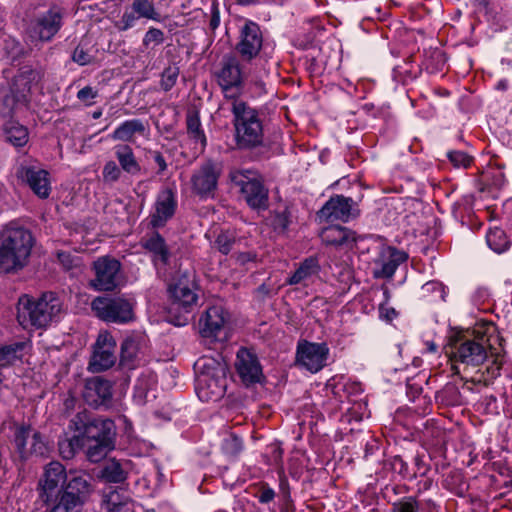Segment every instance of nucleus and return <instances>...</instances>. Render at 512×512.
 Masks as SVG:
<instances>
[{"mask_svg": "<svg viewBox=\"0 0 512 512\" xmlns=\"http://www.w3.org/2000/svg\"><path fill=\"white\" fill-rule=\"evenodd\" d=\"M35 238L31 230L10 222L0 232V274L22 270L29 263Z\"/></svg>", "mask_w": 512, "mask_h": 512, "instance_id": "obj_1", "label": "nucleus"}, {"mask_svg": "<svg viewBox=\"0 0 512 512\" xmlns=\"http://www.w3.org/2000/svg\"><path fill=\"white\" fill-rule=\"evenodd\" d=\"M168 295L167 321L175 326H185L198 301L194 273L177 272L168 286Z\"/></svg>", "mask_w": 512, "mask_h": 512, "instance_id": "obj_2", "label": "nucleus"}, {"mask_svg": "<svg viewBox=\"0 0 512 512\" xmlns=\"http://www.w3.org/2000/svg\"><path fill=\"white\" fill-rule=\"evenodd\" d=\"M62 311V302L54 292H44L38 298L22 296L18 302L17 319L24 328H46L57 321Z\"/></svg>", "mask_w": 512, "mask_h": 512, "instance_id": "obj_3", "label": "nucleus"}, {"mask_svg": "<svg viewBox=\"0 0 512 512\" xmlns=\"http://www.w3.org/2000/svg\"><path fill=\"white\" fill-rule=\"evenodd\" d=\"M235 139L243 149L254 148L262 144L263 126L258 111L241 99L231 102Z\"/></svg>", "mask_w": 512, "mask_h": 512, "instance_id": "obj_4", "label": "nucleus"}, {"mask_svg": "<svg viewBox=\"0 0 512 512\" xmlns=\"http://www.w3.org/2000/svg\"><path fill=\"white\" fill-rule=\"evenodd\" d=\"M92 490V479L87 473H71L62 493L53 499L49 512H82Z\"/></svg>", "mask_w": 512, "mask_h": 512, "instance_id": "obj_5", "label": "nucleus"}, {"mask_svg": "<svg viewBox=\"0 0 512 512\" xmlns=\"http://www.w3.org/2000/svg\"><path fill=\"white\" fill-rule=\"evenodd\" d=\"M69 427L78 432L81 442L115 441L114 422L108 418L92 417L85 410L70 420Z\"/></svg>", "mask_w": 512, "mask_h": 512, "instance_id": "obj_6", "label": "nucleus"}, {"mask_svg": "<svg viewBox=\"0 0 512 512\" xmlns=\"http://www.w3.org/2000/svg\"><path fill=\"white\" fill-rule=\"evenodd\" d=\"M229 177L231 182L240 188L243 199L251 209H267L268 189L255 171L235 170L230 172Z\"/></svg>", "mask_w": 512, "mask_h": 512, "instance_id": "obj_7", "label": "nucleus"}, {"mask_svg": "<svg viewBox=\"0 0 512 512\" xmlns=\"http://www.w3.org/2000/svg\"><path fill=\"white\" fill-rule=\"evenodd\" d=\"M91 308L99 319L108 323L128 324L135 320L134 302L123 296H98Z\"/></svg>", "mask_w": 512, "mask_h": 512, "instance_id": "obj_8", "label": "nucleus"}, {"mask_svg": "<svg viewBox=\"0 0 512 512\" xmlns=\"http://www.w3.org/2000/svg\"><path fill=\"white\" fill-rule=\"evenodd\" d=\"M73 472L77 471L70 470L68 472L59 461H51L46 464L37 485L39 499L45 505H50L53 499L62 493V489L69 482L70 475Z\"/></svg>", "mask_w": 512, "mask_h": 512, "instance_id": "obj_9", "label": "nucleus"}, {"mask_svg": "<svg viewBox=\"0 0 512 512\" xmlns=\"http://www.w3.org/2000/svg\"><path fill=\"white\" fill-rule=\"evenodd\" d=\"M215 77L225 98L231 102L234 99H239L238 96L243 86L244 72L236 56H224L220 62L219 69L215 72Z\"/></svg>", "mask_w": 512, "mask_h": 512, "instance_id": "obj_10", "label": "nucleus"}, {"mask_svg": "<svg viewBox=\"0 0 512 512\" xmlns=\"http://www.w3.org/2000/svg\"><path fill=\"white\" fill-rule=\"evenodd\" d=\"M63 25V12L58 7L39 13L27 24L26 33L32 42H48L58 33Z\"/></svg>", "mask_w": 512, "mask_h": 512, "instance_id": "obj_11", "label": "nucleus"}, {"mask_svg": "<svg viewBox=\"0 0 512 512\" xmlns=\"http://www.w3.org/2000/svg\"><path fill=\"white\" fill-rule=\"evenodd\" d=\"M454 363L467 366H479L487 359V351L482 342L475 339H456L450 344L448 352ZM455 373H459L458 366H452Z\"/></svg>", "mask_w": 512, "mask_h": 512, "instance_id": "obj_12", "label": "nucleus"}, {"mask_svg": "<svg viewBox=\"0 0 512 512\" xmlns=\"http://www.w3.org/2000/svg\"><path fill=\"white\" fill-rule=\"evenodd\" d=\"M94 278L89 285L96 291H112L119 284L121 263L111 256H101L92 265Z\"/></svg>", "mask_w": 512, "mask_h": 512, "instance_id": "obj_13", "label": "nucleus"}, {"mask_svg": "<svg viewBox=\"0 0 512 512\" xmlns=\"http://www.w3.org/2000/svg\"><path fill=\"white\" fill-rule=\"evenodd\" d=\"M221 174L219 165L208 160L195 169L190 178L192 192L201 199L214 196Z\"/></svg>", "mask_w": 512, "mask_h": 512, "instance_id": "obj_14", "label": "nucleus"}, {"mask_svg": "<svg viewBox=\"0 0 512 512\" xmlns=\"http://www.w3.org/2000/svg\"><path fill=\"white\" fill-rule=\"evenodd\" d=\"M116 341L108 332L99 333L93 345L88 369L93 373L102 372L111 368L116 363Z\"/></svg>", "mask_w": 512, "mask_h": 512, "instance_id": "obj_15", "label": "nucleus"}, {"mask_svg": "<svg viewBox=\"0 0 512 512\" xmlns=\"http://www.w3.org/2000/svg\"><path fill=\"white\" fill-rule=\"evenodd\" d=\"M17 178L41 199H47L51 193L50 173L38 165L22 163L16 171Z\"/></svg>", "mask_w": 512, "mask_h": 512, "instance_id": "obj_16", "label": "nucleus"}, {"mask_svg": "<svg viewBox=\"0 0 512 512\" xmlns=\"http://www.w3.org/2000/svg\"><path fill=\"white\" fill-rule=\"evenodd\" d=\"M320 221L348 222L359 215L356 203L350 197L335 195L331 197L317 213Z\"/></svg>", "mask_w": 512, "mask_h": 512, "instance_id": "obj_17", "label": "nucleus"}, {"mask_svg": "<svg viewBox=\"0 0 512 512\" xmlns=\"http://www.w3.org/2000/svg\"><path fill=\"white\" fill-rule=\"evenodd\" d=\"M329 347L326 343L299 342L297 345V364L311 373H317L326 366Z\"/></svg>", "mask_w": 512, "mask_h": 512, "instance_id": "obj_18", "label": "nucleus"}, {"mask_svg": "<svg viewBox=\"0 0 512 512\" xmlns=\"http://www.w3.org/2000/svg\"><path fill=\"white\" fill-rule=\"evenodd\" d=\"M408 255L395 247H384L373 261L372 275L375 279H390L398 266L405 262Z\"/></svg>", "mask_w": 512, "mask_h": 512, "instance_id": "obj_19", "label": "nucleus"}, {"mask_svg": "<svg viewBox=\"0 0 512 512\" xmlns=\"http://www.w3.org/2000/svg\"><path fill=\"white\" fill-rule=\"evenodd\" d=\"M263 36L258 24L247 21L240 30V40L236 45V51L247 61L258 55L262 48Z\"/></svg>", "mask_w": 512, "mask_h": 512, "instance_id": "obj_20", "label": "nucleus"}, {"mask_svg": "<svg viewBox=\"0 0 512 512\" xmlns=\"http://www.w3.org/2000/svg\"><path fill=\"white\" fill-rule=\"evenodd\" d=\"M83 399L94 408L108 407L112 399V384L99 376L89 378L85 382Z\"/></svg>", "mask_w": 512, "mask_h": 512, "instance_id": "obj_21", "label": "nucleus"}, {"mask_svg": "<svg viewBox=\"0 0 512 512\" xmlns=\"http://www.w3.org/2000/svg\"><path fill=\"white\" fill-rule=\"evenodd\" d=\"M235 368L241 381L246 385L259 383L263 378L261 365L247 348H240L236 354Z\"/></svg>", "mask_w": 512, "mask_h": 512, "instance_id": "obj_22", "label": "nucleus"}, {"mask_svg": "<svg viewBox=\"0 0 512 512\" xmlns=\"http://www.w3.org/2000/svg\"><path fill=\"white\" fill-rule=\"evenodd\" d=\"M177 200L174 191L170 188L161 190L154 204V212L150 215V226L153 229L162 228L174 216Z\"/></svg>", "mask_w": 512, "mask_h": 512, "instance_id": "obj_23", "label": "nucleus"}, {"mask_svg": "<svg viewBox=\"0 0 512 512\" xmlns=\"http://www.w3.org/2000/svg\"><path fill=\"white\" fill-rule=\"evenodd\" d=\"M146 349V337L133 334L124 339L120 350V365L123 368L134 369L140 362Z\"/></svg>", "mask_w": 512, "mask_h": 512, "instance_id": "obj_24", "label": "nucleus"}, {"mask_svg": "<svg viewBox=\"0 0 512 512\" xmlns=\"http://www.w3.org/2000/svg\"><path fill=\"white\" fill-rule=\"evenodd\" d=\"M227 315L222 306H211L199 320L200 331L203 337L218 338L224 330Z\"/></svg>", "mask_w": 512, "mask_h": 512, "instance_id": "obj_25", "label": "nucleus"}, {"mask_svg": "<svg viewBox=\"0 0 512 512\" xmlns=\"http://www.w3.org/2000/svg\"><path fill=\"white\" fill-rule=\"evenodd\" d=\"M141 247L151 255L154 264L166 265L170 258V250L163 236L156 232L147 233L140 241Z\"/></svg>", "mask_w": 512, "mask_h": 512, "instance_id": "obj_26", "label": "nucleus"}, {"mask_svg": "<svg viewBox=\"0 0 512 512\" xmlns=\"http://www.w3.org/2000/svg\"><path fill=\"white\" fill-rule=\"evenodd\" d=\"M42 79V72L31 66L21 67L13 78L11 89L27 100L33 87L37 86Z\"/></svg>", "mask_w": 512, "mask_h": 512, "instance_id": "obj_27", "label": "nucleus"}, {"mask_svg": "<svg viewBox=\"0 0 512 512\" xmlns=\"http://www.w3.org/2000/svg\"><path fill=\"white\" fill-rule=\"evenodd\" d=\"M102 506L105 512H135L133 501L125 489L109 488L105 490Z\"/></svg>", "mask_w": 512, "mask_h": 512, "instance_id": "obj_28", "label": "nucleus"}, {"mask_svg": "<svg viewBox=\"0 0 512 512\" xmlns=\"http://www.w3.org/2000/svg\"><path fill=\"white\" fill-rule=\"evenodd\" d=\"M186 129L188 137L193 144L194 154L198 155L203 153L207 145V139L201 125L198 111L189 110L187 112Z\"/></svg>", "mask_w": 512, "mask_h": 512, "instance_id": "obj_29", "label": "nucleus"}, {"mask_svg": "<svg viewBox=\"0 0 512 512\" xmlns=\"http://www.w3.org/2000/svg\"><path fill=\"white\" fill-rule=\"evenodd\" d=\"M149 132L148 124L141 119H130L122 122L110 135L114 141L134 142L136 135L145 136Z\"/></svg>", "mask_w": 512, "mask_h": 512, "instance_id": "obj_30", "label": "nucleus"}, {"mask_svg": "<svg viewBox=\"0 0 512 512\" xmlns=\"http://www.w3.org/2000/svg\"><path fill=\"white\" fill-rule=\"evenodd\" d=\"M320 238L324 244L335 247H348L356 241L353 231L339 225L324 228L320 233Z\"/></svg>", "mask_w": 512, "mask_h": 512, "instance_id": "obj_31", "label": "nucleus"}, {"mask_svg": "<svg viewBox=\"0 0 512 512\" xmlns=\"http://www.w3.org/2000/svg\"><path fill=\"white\" fill-rule=\"evenodd\" d=\"M128 460L108 459L102 466L100 478L110 483H122L127 479L129 470Z\"/></svg>", "mask_w": 512, "mask_h": 512, "instance_id": "obj_32", "label": "nucleus"}, {"mask_svg": "<svg viewBox=\"0 0 512 512\" xmlns=\"http://www.w3.org/2000/svg\"><path fill=\"white\" fill-rule=\"evenodd\" d=\"M114 149L121 169L130 175H138L141 171V166L135 157L133 149L127 144L116 145Z\"/></svg>", "mask_w": 512, "mask_h": 512, "instance_id": "obj_33", "label": "nucleus"}, {"mask_svg": "<svg viewBox=\"0 0 512 512\" xmlns=\"http://www.w3.org/2000/svg\"><path fill=\"white\" fill-rule=\"evenodd\" d=\"M3 133L5 140L15 147H23L29 139L27 128L13 119L7 120L4 123Z\"/></svg>", "mask_w": 512, "mask_h": 512, "instance_id": "obj_34", "label": "nucleus"}, {"mask_svg": "<svg viewBox=\"0 0 512 512\" xmlns=\"http://www.w3.org/2000/svg\"><path fill=\"white\" fill-rule=\"evenodd\" d=\"M267 224L278 234H285L292 222V214L287 206L271 211L266 218Z\"/></svg>", "mask_w": 512, "mask_h": 512, "instance_id": "obj_35", "label": "nucleus"}, {"mask_svg": "<svg viewBox=\"0 0 512 512\" xmlns=\"http://www.w3.org/2000/svg\"><path fill=\"white\" fill-rule=\"evenodd\" d=\"M26 102L25 98H22L21 95L13 92L10 88L9 91L0 97V116L4 119H12L19 106L24 105Z\"/></svg>", "mask_w": 512, "mask_h": 512, "instance_id": "obj_36", "label": "nucleus"}, {"mask_svg": "<svg viewBox=\"0 0 512 512\" xmlns=\"http://www.w3.org/2000/svg\"><path fill=\"white\" fill-rule=\"evenodd\" d=\"M320 270V265L317 257H308L303 262H301L298 269L293 273V275L289 278L288 283L291 285H296L301 283L302 281L310 278L311 276L317 274Z\"/></svg>", "mask_w": 512, "mask_h": 512, "instance_id": "obj_37", "label": "nucleus"}, {"mask_svg": "<svg viewBox=\"0 0 512 512\" xmlns=\"http://www.w3.org/2000/svg\"><path fill=\"white\" fill-rule=\"evenodd\" d=\"M86 447V456L90 462L97 463L115 448V441L82 442Z\"/></svg>", "mask_w": 512, "mask_h": 512, "instance_id": "obj_38", "label": "nucleus"}, {"mask_svg": "<svg viewBox=\"0 0 512 512\" xmlns=\"http://www.w3.org/2000/svg\"><path fill=\"white\" fill-rule=\"evenodd\" d=\"M132 10L139 18H145L156 22H161V14L156 10L151 0H133Z\"/></svg>", "mask_w": 512, "mask_h": 512, "instance_id": "obj_39", "label": "nucleus"}, {"mask_svg": "<svg viewBox=\"0 0 512 512\" xmlns=\"http://www.w3.org/2000/svg\"><path fill=\"white\" fill-rule=\"evenodd\" d=\"M32 434V429L26 426L17 428L15 432L14 443L21 458H27L29 455V446Z\"/></svg>", "mask_w": 512, "mask_h": 512, "instance_id": "obj_40", "label": "nucleus"}, {"mask_svg": "<svg viewBox=\"0 0 512 512\" xmlns=\"http://www.w3.org/2000/svg\"><path fill=\"white\" fill-rule=\"evenodd\" d=\"M421 297L430 301H445L447 295L444 285L438 281L425 283L420 290Z\"/></svg>", "mask_w": 512, "mask_h": 512, "instance_id": "obj_41", "label": "nucleus"}, {"mask_svg": "<svg viewBox=\"0 0 512 512\" xmlns=\"http://www.w3.org/2000/svg\"><path fill=\"white\" fill-rule=\"evenodd\" d=\"M221 449L228 457L236 458L243 450V441L235 433H228L222 440Z\"/></svg>", "mask_w": 512, "mask_h": 512, "instance_id": "obj_42", "label": "nucleus"}, {"mask_svg": "<svg viewBox=\"0 0 512 512\" xmlns=\"http://www.w3.org/2000/svg\"><path fill=\"white\" fill-rule=\"evenodd\" d=\"M209 377L210 373L207 371L203 372L199 378L198 396L200 399L206 401L209 399V397L204 391V385L207 386V388H211V394L216 397H220L223 394V385H218L217 380L210 379Z\"/></svg>", "mask_w": 512, "mask_h": 512, "instance_id": "obj_43", "label": "nucleus"}, {"mask_svg": "<svg viewBox=\"0 0 512 512\" xmlns=\"http://www.w3.org/2000/svg\"><path fill=\"white\" fill-rule=\"evenodd\" d=\"M486 241L489 247L497 253H502L506 251L509 246L504 231L498 228L490 230L487 233Z\"/></svg>", "mask_w": 512, "mask_h": 512, "instance_id": "obj_44", "label": "nucleus"}, {"mask_svg": "<svg viewBox=\"0 0 512 512\" xmlns=\"http://www.w3.org/2000/svg\"><path fill=\"white\" fill-rule=\"evenodd\" d=\"M24 348L23 343H14L10 345H0V367L12 364L18 359V353Z\"/></svg>", "mask_w": 512, "mask_h": 512, "instance_id": "obj_45", "label": "nucleus"}, {"mask_svg": "<svg viewBox=\"0 0 512 512\" xmlns=\"http://www.w3.org/2000/svg\"><path fill=\"white\" fill-rule=\"evenodd\" d=\"M391 512H420V504L416 497H403L392 504Z\"/></svg>", "mask_w": 512, "mask_h": 512, "instance_id": "obj_46", "label": "nucleus"}, {"mask_svg": "<svg viewBox=\"0 0 512 512\" xmlns=\"http://www.w3.org/2000/svg\"><path fill=\"white\" fill-rule=\"evenodd\" d=\"M235 244V237L228 231L221 232L218 234L214 241L213 247L216 248L220 253L227 255Z\"/></svg>", "mask_w": 512, "mask_h": 512, "instance_id": "obj_47", "label": "nucleus"}, {"mask_svg": "<svg viewBox=\"0 0 512 512\" xmlns=\"http://www.w3.org/2000/svg\"><path fill=\"white\" fill-rule=\"evenodd\" d=\"M449 161L455 168H468L473 161V158L463 151L453 150L447 153Z\"/></svg>", "mask_w": 512, "mask_h": 512, "instance_id": "obj_48", "label": "nucleus"}, {"mask_svg": "<svg viewBox=\"0 0 512 512\" xmlns=\"http://www.w3.org/2000/svg\"><path fill=\"white\" fill-rule=\"evenodd\" d=\"M164 40V32L161 29L150 27L143 37L142 45L148 49L152 45L162 44Z\"/></svg>", "mask_w": 512, "mask_h": 512, "instance_id": "obj_49", "label": "nucleus"}, {"mask_svg": "<svg viewBox=\"0 0 512 512\" xmlns=\"http://www.w3.org/2000/svg\"><path fill=\"white\" fill-rule=\"evenodd\" d=\"M179 76L178 67H167L161 77V87L164 91H170L177 82Z\"/></svg>", "mask_w": 512, "mask_h": 512, "instance_id": "obj_50", "label": "nucleus"}, {"mask_svg": "<svg viewBox=\"0 0 512 512\" xmlns=\"http://www.w3.org/2000/svg\"><path fill=\"white\" fill-rule=\"evenodd\" d=\"M121 167L118 166L114 161H108L105 163L102 171L103 180L105 183H114L121 177Z\"/></svg>", "mask_w": 512, "mask_h": 512, "instance_id": "obj_51", "label": "nucleus"}, {"mask_svg": "<svg viewBox=\"0 0 512 512\" xmlns=\"http://www.w3.org/2000/svg\"><path fill=\"white\" fill-rule=\"evenodd\" d=\"M80 445H82L81 439L78 435H75L69 440L60 442L59 450L64 458L70 459L75 454V448L79 447Z\"/></svg>", "mask_w": 512, "mask_h": 512, "instance_id": "obj_52", "label": "nucleus"}, {"mask_svg": "<svg viewBox=\"0 0 512 512\" xmlns=\"http://www.w3.org/2000/svg\"><path fill=\"white\" fill-rule=\"evenodd\" d=\"M138 19V15L133 10L131 12L125 11L115 26L121 32L127 31L135 26Z\"/></svg>", "mask_w": 512, "mask_h": 512, "instance_id": "obj_53", "label": "nucleus"}, {"mask_svg": "<svg viewBox=\"0 0 512 512\" xmlns=\"http://www.w3.org/2000/svg\"><path fill=\"white\" fill-rule=\"evenodd\" d=\"M57 258L66 270H71L80 264V258L72 255L70 252L59 251L57 252Z\"/></svg>", "mask_w": 512, "mask_h": 512, "instance_id": "obj_54", "label": "nucleus"}, {"mask_svg": "<svg viewBox=\"0 0 512 512\" xmlns=\"http://www.w3.org/2000/svg\"><path fill=\"white\" fill-rule=\"evenodd\" d=\"M46 452V445L41 437V434L38 432H33L30 446H29V455H43Z\"/></svg>", "mask_w": 512, "mask_h": 512, "instance_id": "obj_55", "label": "nucleus"}, {"mask_svg": "<svg viewBox=\"0 0 512 512\" xmlns=\"http://www.w3.org/2000/svg\"><path fill=\"white\" fill-rule=\"evenodd\" d=\"M72 59L77 64L84 66L90 64L94 57L86 52L82 47L78 46L73 52Z\"/></svg>", "mask_w": 512, "mask_h": 512, "instance_id": "obj_56", "label": "nucleus"}, {"mask_svg": "<svg viewBox=\"0 0 512 512\" xmlns=\"http://www.w3.org/2000/svg\"><path fill=\"white\" fill-rule=\"evenodd\" d=\"M97 91L93 89L91 86H85L82 89H80L77 93V98L81 101L86 103L87 105L92 104V100L96 98Z\"/></svg>", "mask_w": 512, "mask_h": 512, "instance_id": "obj_57", "label": "nucleus"}, {"mask_svg": "<svg viewBox=\"0 0 512 512\" xmlns=\"http://www.w3.org/2000/svg\"><path fill=\"white\" fill-rule=\"evenodd\" d=\"M211 17L209 21V27L212 31L216 30L220 25V12L219 6L216 1H213L210 9Z\"/></svg>", "mask_w": 512, "mask_h": 512, "instance_id": "obj_58", "label": "nucleus"}, {"mask_svg": "<svg viewBox=\"0 0 512 512\" xmlns=\"http://www.w3.org/2000/svg\"><path fill=\"white\" fill-rule=\"evenodd\" d=\"M274 497V490L269 486H263L258 499L260 503H269L274 499Z\"/></svg>", "mask_w": 512, "mask_h": 512, "instance_id": "obj_59", "label": "nucleus"}, {"mask_svg": "<svg viewBox=\"0 0 512 512\" xmlns=\"http://www.w3.org/2000/svg\"><path fill=\"white\" fill-rule=\"evenodd\" d=\"M153 160L158 166L157 174H163L167 169V163L163 155L159 151L152 152Z\"/></svg>", "mask_w": 512, "mask_h": 512, "instance_id": "obj_60", "label": "nucleus"}, {"mask_svg": "<svg viewBox=\"0 0 512 512\" xmlns=\"http://www.w3.org/2000/svg\"><path fill=\"white\" fill-rule=\"evenodd\" d=\"M414 463L416 466V473L424 476L429 471L428 465L425 463L424 459L420 455H416L414 458Z\"/></svg>", "mask_w": 512, "mask_h": 512, "instance_id": "obj_61", "label": "nucleus"}, {"mask_svg": "<svg viewBox=\"0 0 512 512\" xmlns=\"http://www.w3.org/2000/svg\"><path fill=\"white\" fill-rule=\"evenodd\" d=\"M379 312L380 317L387 321H392L397 315L395 309L392 307L380 306Z\"/></svg>", "mask_w": 512, "mask_h": 512, "instance_id": "obj_62", "label": "nucleus"}, {"mask_svg": "<svg viewBox=\"0 0 512 512\" xmlns=\"http://www.w3.org/2000/svg\"><path fill=\"white\" fill-rule=\"evenodd\" d=\"M502 367V362L498 359H494L492 364L487 367V372L491 377H497L500 375V370Z\"/></svg>", "mask_w": 512, "mask_h": 512, "instance_id": "obj_63", "label": "nucleus"}, {"mask_svg": "<svg viewBox=\"0 0 512 512\" xmlns=\"http://www.w3.org/2000/svg\"><path fill=\"white\" fill-rule=\"evenodd\" d=\"M212 377L216 376H221V377H224L225 376V369L223 366H221L220 364H218V367L215 368V371L211 374Z\"/></svg>", "mask_w": 512, "mask_h": 512, "instance_id": "obj_64", "label": "nucleus"}]
</instances>
